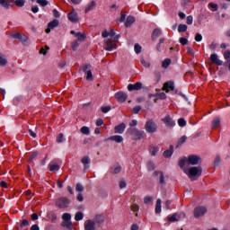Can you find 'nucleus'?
I'll return each instance as SVG.
<instances>
[{
  "mask_svg": "<svg viewBox=\"0 0 230 230\" xmlns=\"http://www.w3.org/2000/svg\"><path fill=\"white\" fill-rule=\"evenodd\" d=\"M128 134L133 141H141L145 137V130H139L136 128H129Z\"/></svg>",
  "mask_w": 230,
  "mask_h": 230,
  "instance_id": "1",
  "label": "nucleus"
},
{
  "mask_svg": "<svg viewBox=\"0 0 230 230\" xmlns=\"http://www.w3.org/2000/svg\"><path fill=\"white\" fill-rule=\"evenodd\" d=\"M69 206H71V199L67 197H60L56 199V207L58 208V209H67Z\"/></svg>",
  "mask_w": 230,
  "mask_h": 230,
  "instance_id": "2",
  "label": "nucleus"
},
{
  "mask_svg": "<svg viewBox=\"0 0 230 230\" xmlns=\"http://www.w3.org/2000/svg\"><path fill=\"white\" fill-rule=\"evenodd\" d=\"M202 175V167H190L189 169L188 176L190 181H197L198 177Z\"/></svg>",
  "mask_w": 230,
  "mask_h": 230,
  "instance_id": "3",
  "label": "nucleus"
},
{
  "mask_svg": "<svg viewBox=\"0 0 230 230\" xmlns=\"http://www.w3.org/2000/svg\"><path fill=\"white\" fill-rule=\"evenodd\" d=\"M13 39H16V40H19L22 46H30V38L26 36L25 34H21V32H16L11 35Z\"/></svg>",
  "mask_w": 230,
  "mask_h": 230,
  "instance_id": "4",
  "label": "nucleus"
},
{
  "mask_svg": "<svg viewBox=\"0 0 230 230\" xmlns=\"http://www.w3.org/2000/svg\"><path fill=\"white\" fill-rule=\"evenodd\" d=\"M145 128L148 134H154L157 130V124L154 120H148L146 123Z\"/></svg>",
  "mask_w": 230,
  "mask_h": 230,
  "instance_id": "5",
  "label": "nucleus"
},
{
  "mask_svg": "<svg viewBox=\"0 0 230 230\" xmlns=\"http://www.w3.org/2000/svg\"><path fill=\"white\" fill-rule=\"evenodd\" d=\"M186 217V214L184 212L180 213H174L172 216L167 217L168 222L173 223V222H179L181 218H184Z\"/></svg>",
  "mask_w": 230,
  "mask_h": 230,
  "instance_id": "6",
  "label": "nucleus"
},
{
  "mask_svg": "<svg viewBox=\"0 0 230 230\" xmlns=\"http://www.w3.org/2000/svg\"><path fill=\"white\" fill-rule=\"evenodd\" d=\"M206 213H208V208L206 207L199 206L194 209L195 218H200V217H204Z\"/></svg>",
  "mask_w": 230,
  "mask_h": 230,
  "instance_id": "7",
  "label": "nucleus"
},
{
  "mask_svg": "<svg viewBox=\"0 0 230 230\" xmlns=\"http://www.w3.org/2000/svg\"><path fill=\"white\" fill-rule=\"evenodd\" d=\"M188 164H191L192 166H195L200 163V156L197 155H190L187 158Z\"/></svg>",
  "mask_w": 230,
  "mask_h": 230,
  "instance_id": "8",
  "label": "nucleus"
},
{
  "mask_svg": "<svg viewBox=\"0 0 230 230\" xmlns=\"http://www.w3.org/2000/svg\"><path fill=\"white\" fill-rule=\"evenodd\" d=\"M162 121L170 128H172V127H175L176 125L175 120H173L170 115H166L164 119H162Z\"/></svg>",
  "mask_w": 230,
  "mask_h": 230,
  "instance_id": "9",
  "label": "nucleus"
},
{
  "mask_svg": "<svg viewBox=\"0 0 230 230\" xmlns=\"http://www.w3.org/2000/svg\"><path fill=\"white\" fill-rule=\"evenodd\" d=\"M115 98L118 100V102H119V103H125V102H127V98H128V95L127 93L119 91L115 94Z\"/></svg>",
  "mask_w": 230,
  "mask_h": 230,
  "instance_id": "10",
  "label": "nucleus"
},
{
  "mask_svg": "<svg viewBox=\"0 0 230 230\" xmlns=\"http://www.w3.org/2000/svg\"><path fill=\"white\" fill-rule=\"evenodd\" d=\"M143 89V83L141 82H137L134 84H129L128 85V91L132 92V91H141Z\"/></svg>",
  "mask_w": 230,
  "mask_h": 230,
  "instance_id": "11",
  "label": "nucleus"
},
{
  "mask_svg": "<svg viewBox=\"0 0 230 230\" xmlns=\"http://www.w3.org/2000/svg\"><path fill=\"white\" fill-rule=\"evenodd\" d=\"M59 24L58 20L54 19L48 24V28L45 30L46 33H51V30H55Z\"/></svg>",
  "mask_w": 230,
  "mask_h": 230,
  "instance_id": "12",
  "label": "nucleus"
},
{
  "mask_svg": "<svg viewBox=\"0 0 230 230\" xmlns=\"http://www.w3.org/2000/svg\"><path fill=\"white\" fill-rule=\"evenodd\" d=\"M67 19L68 21H70V22H74L76 23L79 21L78 18V13H76L75 11H72L67 14Z\"/></svg>",
  "mask_w": 230,
  "mask_h": 230,
  "instance_id": "13",
  "label": "nucleus"
},
{
  "mask_svg": "<svg viewBox=\"0 0 230 230\" xmlns=\"http://www.w3.org/2000/svg\"><path fill=\"white\" fill-rule=\"evenodd\" d=\"M155 177H159L158 178V182L160 184V186H164V184H165V181H164V173L161 171H155L154 172Z\"/></svg>",
  "mask_w": 230,
  "mask_h": 230,
  "instance_id": "14",
  "label": "nucleus"
},
{
  "mask_svg": "<svg viewBox=\"0 0 230 230\" xmlns=\"http://www.w3.org/2000/svg\"><path fill=\"white\" fill-rule=\"evenodd\" d=\"M164 91H165V93H168L169 91H175V83H173V81L164 83Z\"/></svg>",
  "mask_w": 230,
  "mask_h": 230,
  "instance_id": "15",
  "label": "nucleus"
},
{
  "mask_svg": "<svg viewBox=\"0 0 230 230\" xmlns=\"http://www.w3.org/2000/svg\"><path fill=\"white\" fill-rule=\"evenodd\" d=\"M15 0H11L10 2L8 0H0V6H2V8H4L5 10H9L10 8H12V6H13V2Z\"/></svg>",
  "mask_w": 230,
  "mask_h": 230,
  "instance_id": "16",
  "label": "nucleus"
},
{
  "mask_svg": "<svg viewBox=\"0 0 230 230\" xmlns=\"http://www.w3.org/2000/svg\"><path fill=\"white\" fill-rule=\"evenodd\" d=\"M210 61L217 66H224V61L218 59V55L216 53L210 55Z\"/></svg>",
  "mask_w": 230,
  "mask_h": 230,
  "instance_id": "17",
  "label": "nucleus"
},
{
  "mask_svg": "<svg viewBox=\"0 0 230 230\" xmlns=\"http://www.w3.org/2000/svg\"><path fill=\"white\" fill-rule=\"evenodd\" d=\"M125 128H127V126L122 122L114 128V132L115 134H123L125 132Z\"/></svg>",
  "mask_w": 230,
  "mask_h": 230,
  "instance_id": "18",
  "label": "nucleus"
},
{
  "mask_svg": "<svg viewBox=\"0 0 230 230\" xmlns=\"http://www.w3.org/2000/svg\"><path fill=\"white\" fill-rule=\"evenodd\" d=\"M85 230H96V223L93 220H88L84 224Z\"/></svg>",
  "mask_w": 230,
  "mask_h": 230,
  "instance_id": "19",
  "label": "nucleus"
},
{
  "mask_svg": "<svg viewBox=\"0 0 230 230\" xmlns=\"http://www.w3.org/2000/svg\"><path fill=\"white\" fill-rule=\"evenodd\" d=\"M106 141H115V143H123V137L119 135H115L110 137Z\"/></svg>",
  "mask_w": 230,
  "mask_h": 230,
  "instance_id": "20",
  "label": "nucleus"
},
{
  "mask_svg": "<svg viewBox=\"0 0 230 230\" xmlns=\"http://www.w3.org/2000/svg\"><path fill=\"white\" fill-rule=\"evenodd\" d=\"M136 22V18L134 16H128L125 22V27L126 28H130L132 24Z\"/></svg>",
  "mask_w": 230,
  "mask_h": 230,
  "instance_id": "21",
  "label": "nucleus"
},
{
  "mask_svg": "<svg viewBox=\"0 0 230 230\" xmlns=\"http://www.w3.org/2000/svg\"><path fill=\"white\" fill-rule=\"evenodd\" d=\"M116 48H118L116 43H114L111 40H108L106 42V47H105L106 51H113V49H116Z\"/></svg>",
  "mask_w": 230,
  "mask_h": 230,
  "instance_id": "22",
  "label": "nucleus"
},
{
  "mask_svg": "<svg viewBox=\"0 0 230 230\" xmlns=\"http://www.w3.org/2000/svg\"><path fill=\"white\" fill-rule=\"evenodd\" d=\"M172 155H173V146L172 145H171L169 146V149H167L164 152V157H165V159H169V157H172Z\"/></svg>",
  "mask_w": 230,
  "mask_h": 230,
  "instance_id": "23",
  "label": "nucleus"
},
{
  "mask_svg": "<svg viewBox=\"0 0 230 230\" xmlns=\"http://www.w3.org/2000/svg\"><path fill=\"white\" fill-rule=\"evenodd\" d=\"M163 35V31L160 29H155L152 33V40H155V39H159Z\"/></svg>",
  "mask_w": 230,
  "mask_h": 230,
  "instance_id": "24",
  "label": "nucleus"
},
{
  "mask_svg": "<svg viewBox=\"0 0 230 230\" xmlns=\"http://www.w3.org/2000/svg\"><path fill=\"white\" fill-rule=\"evenodd\" d=\"M81 163L83 164H84V170H87L89 168V165L91 164V158H89V156H84L82 159H81Z\"/></svg>",
  "mask_w": 230,
  "mask_h": 230,
  "instance_id": "25",
  "label": "nucleus"
},
{
  "mask_svg": "<svg viewBox=\"0 0 230 230\" xmlns=\"http://www.w3.org/2000/svg\"><path fill=\"white\" fill-rule=\"evenodd\" d=\"M111 173H119V172H121V165H119V164L112 165L111 168Z\"/></svg>",
  "mask_w": 230,
  "mask_h": 230,
  "instance_id": "26",
  "label": "nucleus"
},
{
  "mask_svg": "<svg viewBox=\"0 0 230 230\" xmlns=\"http://www.w3.org/2000/svg\"><path fill=\"white\" fill-rule=\"evenodd\" d=\"M94 8H96V2L95 1H92L90 4H88V5L85 8V13H89V12H91L92 10H94Z\"/></svg>",
  "mask_w": 230,
  "mask_h": 230,
  "instance_id": "27",
  "label": "nucleus"
},
{
  "mask_svg": "<svg viewBox=\"0 0 230 230\" xmlns=\"http://www.w3.org/2000/svg\"><path fill=\"white\" fill-rule=\"evenodd\" d=\"M212 128H218L220 127V117H216L212 120Z\"/></svg>",
  "mask_w": 230,
  "mask_h": 230,
  "instance_id": "28",
  "label": "nucleus"
},
{
  "mask_svg": "<svg viewBox=\"0 0 230 230\" xmlns=\"http://www.w3.org/2000/svg\"><path fill=\"white\" fill-rule=\"evenodd\" d=\"M186 31H188V25L181 23L178 26V32L179 33H184Z\"/></svg>",
  "mask_w": 230,
  "mask_h": 230,
  "instance_id": "29",
  "label": "nucleus"
},
{
  "mask_svg": "<svg viewBox=\"0 0 230 230\" xmlns=\"http://www.w3.org/2000/svg\"><path fill=\"white\" fill-rule=\"evenodd\" d=\"M156 214L161 213L162 211V206H161V199H158L156 200V205H155V209Z\"/></svg>",
  "mask_w": 230,
  "mask_h": 230,
  "instance_id": "30",
  "label": "nucleus"
},
{
  "mask_svg": "<svg viewBox=\"0 0 230 230\" xmlns=\"http://www.w3.org/2000/svg\"><path fill=\"white\" fill-rule=\"evenodd\" d=\"M187 139H188V137L186 136H182L181 137H180L176 147L179 148V146H182V145H184V143H186Z\"/></svg>",
  "mask_w": 230,
  "mask_h": 230,
  "instance_id": "31",
  "label": "nucleus"
},
{
  "mask_svg": "<svg viewBox=\"0 0 230 230\" xmlns=\"http://www.w3.org/2000/svg\"><path fill=\"white\" fill-rule=\"evenodd\" d=\"M80 132L82 134H84V136H89L91 134V130L89 129V127L84 126L81 128Z\"/></svg>",
  "mask_w": 230,
  "mask_h": 230,
  "instance_id": "32",
  "label": "nucleus"
},
{
  "mask_svg": "<svg viewBox=\"0 0 230 230\" xmlns=\"http://www.w3.org/2000/svg\"><path fill=\"white\" fill-rule=\"evenodd\" d=\"M170 64H172V59L170 58H166L163 61L162 63V66L164 68V69H168V67H170Z\"/></svg>",
  "mask_w": 230,
  "mask_h": 230,
  "instance_id": "33",
  "label": "nucleus"
},
{
  "mask_svg": "<svg viewBox=\"0 0 230 230\" xmlns=\"http://www.w3.org/2000/svg\"><path fill=\"white\" fill-rule=\"evenodd\" d=\"M13 4H15V6H18L19 8H22V6H24V4H26V1L25 0H15L13 2Z\"/></svg>",
  "mask_w": 230,
  "mask_h": 230,
  "instance_id": "34",
  "label": "nucleus"
},
{
  "mask_svg": "<svg viewBox=\"0 0 230 230\" xmlns=\"http://www.w3.org/2000/svg\"><path fill=\"white\" fill-rule=\"evenodd\" d=\"M62 227H66V229H73V223L71 221H65L61 224Z\"/></svg>",
  "mask_w": 230,
  "mask_h": 230,
  "instance_id": "35",
  "label": "nucleus"
},
{
  "mask_svg": "<svg viewBox=\"0 0 230 230\" xmlns=\"http://www.w3.org/2000/svg\"><path fill=\"white\" fill-rule=\"evenodd\" d=\"M49 166L50 172H58V170H60V165L57 164H49Z\"/></svg>",
  "mask_w": 230,
  "mask_h": 230,
  "instance_id": "36",
  "label": "nucleus"
},
{
  "mask_svg": "<svg viewBox=\"0 0 230 230\" xmlns=\"http://www.w3.org/2000/svg\"><path fill=\"white\" fill-rule=\"evenodd\" d=\"M127 20V14L123 12L120 13V18H118L116 20V22H125V21Z\"/></svg>",
  "mask_w": 230,
  "mask_h": 230,
  "instance_id": "37",
  "label": "nucleus"
},
{
  "mask_svg": "<svg viewBox=\"0 0 230 230\" xmlns=\"http://www.w3.org/2000/svg\"><path fill=\"white\" fill-rule=\"evenodd\" d=\"M37 157H39V151H34L29 157V163H33V159H37Z\"/></svg>",
  "mask_w": 230,
  "mask_h": 230,
  "instance_id": "38",
  "label": "nucleus"
},
{
  "mask_svg": "<svg viewBox=\"0 0 230 230\" xmlns=\"http://www.w3.org/2000/svg\"><path fill=\"white\" fill-rule=\"evenodd\" d=\"M154 76L156 80V84H159V82L161 81V72L159 70H155Z\"/></svg>",
  "mask_w": 230,
  "mask_h": 230,
  "instance_id": "39",
  "label": "nucleus"
},
{
  "mask_svg": "<svg viewBox=\"0 0 230 230\" xmlns=\"http://www.w3.org/2000/svg\"><path fill=\"white\" fill-rule=\"evenodd\" d=\"M75 222H80V220H84V213L77 212L75 216Z\"/></svg>",
  "mask_w": 230,
  "mask_h": 230,
  "instance_id": "40",
  "label": "nucleus"
},
{
  "mask_svg": "<svg viewBox=\"0 0 230 230\" xmlns=\"http://www.w3.org/2000/svg\"><path fill=\"white\" fill-rule=\"evenodd\" d=\"M8 64V60L3 57V54L0 53V66L4 67Z\"/></svg>",
  "mask_w": 230,
  "mask_h": 230,
  "instance_id": "41",
  "label": "nucleus"
},
{
  "mask_svg": "<svg viewBox=\"0 0 230 230\" xmlns=\"http://www.w3.org/2000/svg\"><path fill=\"white\" fill-rule=\"evenodd\" d=\"M186 163H188V158L184 156L182 159L179 161L180 168H184V166H186Z\"/></svg>",
  "mask_w": 230,
  "mask_h": 230,
  "instance_id": "42",
  "label": "nucleus"
},
{
  "mask_svg": "<svg viewBox=\"0 0 230 230\" xmlns=\"http://www.w3.org/2000/svg\"><path fill=\"white\" fill-rule=\"evenodd\" d=\"M104 220L105 219L103 218V216H102V215L95 216L96 224H103Z\"/></svg>",
  "mask_w": 230,
  "mask_h": 230,
  "instance_id": "43",
  "label": "nucleus"
},
{
  "mask_svg": "<svg viewBox=\"0 0 230 230\" xmlns=\"http://www.w3.org/2000/svg\"><path fill=\"white\" fill-rule=\"evenodd\" d=\"M147 170L149 172H152V171L155 170V164H154V162H152V161H149L147 163Z\"/></svg>",
  "mask_w": 230,
  "mask_h": 230,
  "instance_id": "44",
  "label": "nucleus"
},
{
  "mask_svg": "<svg viewBox=\"0 0 230 230\" xmlns=\"http://www.w3.org/2000/svg\"><path fill=\"white\" fill-rule=\"evenodd\" d=\"M149 152L153 156L157 155V153L159 152V147L153 146L149 149Z\"/></svg>",
  "mask_w": 230,
  "mask_h": 230,
  "instance_id": "45",
  "label": "nucleus"
},
{
  "mask_svg": "<svg viewBox=\"0 0 230 230\" xmlns=\"http://www.w3.org/2000/svg\"><path fill=\"white\" fill-rule=\"evenodd\" d=\"M62 219H63L65 222H70V220H71V214H69V213H64L63 216H62Z\"/></svg>",
  "mask_w": 230,
  "mask_h": 230,
  "instance_id": "46",
  "label": "nucleus"
},
{
  "mask_svg": "<svg viewBox=\"0 0 230 230\" xmlns=\"http://www.w3.org/2000/svg\"><path fill=\"white\" fill-rule=\"evenodd\" d=\"M66 139L64 138V133H59L57 137V143H64Z\"/></svg>",
  "mask_w": 230,
  "mask_h": 230,
  "instance_id": "47",
  "label": "nucleus"
},
{
  "mask_svg": "<svg viewBox=\"0 0 230 230\" xmlns=\"http://www.w3.org/2000/svg\"><path fill=\"white\" fill-rule=\"evenodd\" d=\"M134 49H135V53H137V55H139V53H141L143 48L141 47V45L137 43V44H135Z\"/></svg>",
  "mask_w": 230,
  "mask_h": 230,
  "instance_id": "48",
  "label": "nucleus"
},
{
  "mask_svg": "<svg viewBox=\"0 0 230 230\" xmlns=\"http://www.w3.org/2000/svg\"><path fill=\"white\" fill-rule=\"evenodd\" d=\"M28 226H30V221H28V219H23L20 224V228L22 229V227H26Z\"/></svg>",
  "mask_w": 230,
  "mask_h": 230,
  "instance_id": "49",
  "label": "nucleus"
},
{
  "mask_svg": "<svg viewBox=\"0 0 230 230\" xmlns=\"http://www.w3.org/2000/svg\"><path fill=\"white\" fill-rule=\"evenodd\" d=\"M208 8H212V12H217L218 11V4L209 3L208 4Z\"/></svg>",
  "mask_w": 230,
  "mask_h": 230,
  "instance_id": "50",
  "label": "nucleus"
},
{
  "mask_svg": "<svg viewBox=\"0 0 230 230\" xmlns=\"http://www.w3.org/2000/svg\"><path fill=\"white\" fill-rule=\"evenodd\" d=\"M178 125H179V127H186V125H187L186 119H184V118L179 119Z\"/></svg>",
  "mask_w": 230,
  "mask_h": 230,
  "instance_id": "51",
  "label": "nucleus"
},
{
  "mask_svg": "<svg viewBox=\"0 0 230 230\" xmlns=\"http://www.w3.org/2000/svg\"><path fill=\"white\" fill-rule=\"evenodd\" d=\"M111 110V106H102L101 108L102 112H103V114H107V112H110V111Z\"/></svg>",
  "mask_w": 230,
  "mask_h": 230,
  "instance_id": "52",
  "label": "nucleus"
},
{
  "mask_svg": "<svg viewBox=\"0 0 230 230\" xmlns=\"http://www.w3.org/2000/svg\"><path fill=\"white\" fill-rule=\"evenodd\" d=\"M75 37L78 39V40H85V34H83L82 32H77Z\"/></svg>",
  "mask_w": 230,
  "mask_h": 230,
  "instance_id": "53",
  "label": "nucleus"
},
{
  "mask_svg": "<svg viewBox=\"0 0 230 230\" xmlns=\"http://www.w3.org/2000/svg\"><path fill=\"white\" fill-rule=\"evenodd\" d=\"M86 80L91 82L93 80V71L88 70L86 71Z\"/></svg>",
  "mask_w": 230,
  "mask_h": 230,
  "instance_id": "54",
  "label": "nucleus"
},
{
  "mask_svg": "<svg viewBox=\"0 0 230 230\" xmlns=\"http://www.w3.org/2000/svg\"><path fill=\"white\" fill-rule=\"evenodd\" d=\"M222 159L220 158V155L216 156L214 161V166H220V162Z\"/></svg>",
  "mask_w": 230,
  "mask_h": 230,
  "instance_id": "55",
  "label": "nucleus"
},
{
  "mask_svg": "<svg viewBox=\"0 0 230 230\" xmlns=\"http://www.w3.org/2000/svg\"><path fill=\"white\" fill-rule=\"evenodd\" d=\"M36 3L40 6H48V0H37Z\"/></svg>",
  "mask_w": 230,
  "mask_h": 230,
  "instance_id": "56",
  "label": "nucleus"
},
{
  "mask_svg": "<svg viewBox=\"0 0 230 230\" xmlns=\"http://www.w3.org/2000/svg\"><path fill=\"white\" fill-rule=\"evenodd\" d=\"M91 67V65H83L80 68V71H83V73H87V69Z\"/></svg>",
  "mask_w": 230,
  "mask_h": 230,
  "instance_id": "57",
  "label": "nucleus"
},
{
  "mask_svg": "<svg viewBox=\"0 0 230 230\" xmlns=\"http://www.w3.org/2000/svg\"><path fill=\"white\" fill-rule=\"evenodd\" d=\"M141 111V106H135L132 110L133 114H139Z\"/></svg>",
  "mask_w": 230,
  "mask_h": 230,
  "instance_id": "58",
  "label": "nucleus"
},
{
  "mask_svg": "<svg viewBox=\"0 0 230 230\" xmlns=\"http://www.w3.org/2000/svg\"><path fill=\"white\" fill-rule=\"evenodd\" d=\"M194 39H195L196 42H202V34H200V33H196Z\"/></svg>",
  "mask_w": 230,
  "mask_h": 230,
  "instance_id": "59",
  "label": "nucleus"
},
{
  "mask_svg": "<svg viewBox=\"0 0 230 230\" xmlns=\"http://www.w3.org/2000/svg\"><path fill=\"white\" fill-rule=\"evenodd\" d=\"M179 42H180V44H181V46H186V44H188V39L180 38Z\"/></svg>",
  "mask_w": 230,
  "mask_h": 230,
  "instance_id": "60",
  "label": "nucleus"
},
{
  "mask_svg": "<svg viewBox=\"0 0 230 230\" xmlns=\"http://www.w3.org/2000/svg\"><path fill=\"white\" fill-rule=\"evenodd\" d=\"M75 190H76V191H79V192L84 191V185L81 183H77L75 186Z\"/></svg>",
  "mask_w": 230,
  "mask_h": 230,
  "instance_id": "61",
  "label": "nucleus"
},
{
  "mask_svg": "<svg viewBox=\"0 0 230 230\" xmlns=\"http://www.w3.org/2000/svg\"><path fill=\"white\" fill-rule=\"evenodd\" d=\"M49 220H50L52 223L57 222V215H56V214H50V215L49 216Z\"/></svg>",
  "mask_w": 230,
  "mask_h": 230,
  "instance_id": "62",
  "label": "nucleus"
},
{
  "mask_svg": "<svg viewBox=\"0 0 230 230\" xmlns=\"http://www.w3.org/2000/svg\"><path fill=\"white\" fill-rule=\"evenodd\" d=\"M131 210H133L134 212L139 211V205H137V204H133V205L131 206Z\"/></svg>",
  "mask_w": 230,
  "mask_h": 230,
  "instance_id": "63",
  "label": "nucleus"
},
{
  "mask_svg": "<svg viewBox=\"0 0 230 230\" xmlns=\"http://www.w3.org/2000/svg\"><path fill=\"white\" fill-rule=\"evenodd\" d=\"M150 202H152V197H150V196L145 197L144 203L150 204Z\"/></svg>",
  "mask_w": 230,
  "mask_h": 230,
  "instance_id": "64",
  "label": "nucleus"
}]
</instances>
